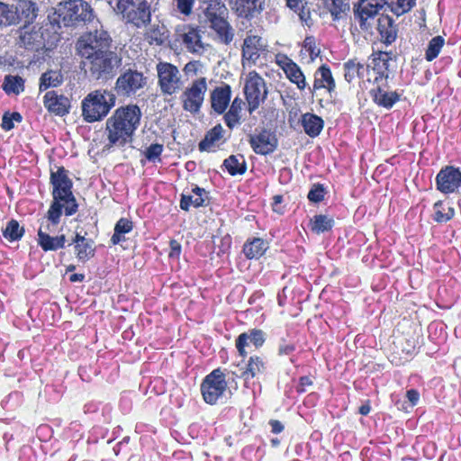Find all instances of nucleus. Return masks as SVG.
Here are the masks:
<instances>
[{"label": "nucleus", "instance_id": "nucleus-1", "mask_svg": "<svg viewBox=\"0 0 461 461\" xmlns=\"http://www.w3.org/2000/svg\"><path fill=\"white\" fill-rule=\"evenodd\" d=\"M141 112L138 105L128 104L117 108L105 124L108 147H122L131 141L140 125Z\"/></svg>", "mask_w": 461, "mask_h": 461}, {"label": "nucleus", "instance_id": "nucleus-2", "mask_svg": "<svg viewBox=\"0 0 461 461\" xmlns=\"http://www.w3.org/2000/svg\"><path fill=\"white\" fill-rule=\"evenodd\" d=\"M86 71L93 80L105 82L112 79L122 66V57L109 50L97 55L82 58Z\"/></svg>", "mask_w": 461, "mask_h": 461}, {"label": "nucleus", "instance_id": "nucleus-3", "mask_svg": "<svg viewBox=\"0 0 461 461\" xmlns=\"http://www.w3.org/2000/svg\"><path fill=\"white\" fill-rule=\"evenodd\" d=\"M116 97L111 91L98 89L90 92L81 103L82 116L86 122L102 121L115 105Z\"/></svg>", "mask_w": 461, "mask_h": 461}, {"label": "nucleus", "instance_id": "nucleus-4", "mask_svg": "<svg viewBox=\"0 0 461 461\" xmlns=\"http://www.w3.org/2000/svg\"><path fill=\"white\" fill-rule=\"evenodd\" d=\"M93 16L91 6L83 0H69L59 3L52 14L48 15L50 24L59 27L72 26L78 22L90 21Z\"/></svg>", "mask_w": 461, "mask_h": 461}, {"label": "nucleus", "instance_id": "nucleus-5", "mask_svg": "<svg viewBox=\"0 0 461 461\" xmlns=\"http://www.w3.org/2000/svg\"><path fill=\"white\" fill-rule=\"evenodd\" d=\"M210 27L215 31L220 40L230 43L234 36L233 30L227 22L228 9L221 0H211L204 11Z\"/></svg>", "mask_w": 461, "mask_h": 461}, {"label": "nucleus", "instance_id": "nucleus-6", "mask_svg": "<svg viewBox=\"0 0 461 461\" xmlns=\"http://www.w3.org/2000/svg\"><path fill=\"white\" fill-rule=\"evenodd\" d=\"M112 39L102 27L83 34L77 42V50L81 58L95 56L111 50Z\"/></svg>", "mask_w": 461, "mask_h": 461}, {"label": "nucleus", "instance_id": "nucleus-7", "mask_svg": "<svg viewBox=\"0 0 461 461\" xmlns=\"http://www.w3.org/2000/svg\"><path fill=\"white\" fill-rule=\"evenodd\" d=\"M50 183L53 186L52 195L54 200H62L66 205V214L70 216L77 211V203L72 194V181L69 179L67 170L59 167L56 172L50 174Z\"/></svg>", "mask_w": 461, "mask_h": 461}, {"label": "nucleus", "instance_id": "nucleus-8", "mask_svg": "<svg viewBox=\"0 0 461 461\" xmlns=\"http://www.w3.org/2000/svg\"><path fill=\"white\" fill-rule=\"evenodd\" d=\"M115 2L114 10L128 23L141 27L150 21L149 5L146 0H115Z\"/></svg>", "mask_w": 461, "mask_h": 461}, {"label": "nucleus", "instance_id": "nucleus-9", "mask_svg": "<svg viewBox=\"0 0 461 461\" xmlns=\"http://www.w3.org/2000/svg\"><path fill=\"white\" fill-rule=\"evenodd\" d=\"M156 69L158 86L163 95H172L182 89V75L176 66L168 62H159Z\"/></svg>", "mask_w": 461, "mask_h": 461}, {"label": "nucleus", "instance_id": "nucleus-10", "mask_svg": "<svg viewBox=\"0 0 461 461\" xmlns=\"http://www.w3.org/2000/svg\"><path fill=\"white\" fill-rule=\"evenodd\" d=\"M206 91L207 82L205 77H200L193 81L179 96L183 109L193 114L198 113L204 101Z\"/></svg>", "mask_w": 461, "mask_h": 461}, {"label": "nucleus", "instance_id": "nucleus-11", "mask_svg": "<svg viewBox=\"0 0 461 461\" xmlns=\"http://www.w3.org/2000/svg\"><path fill=\"white\" fill-rule=\"evenodd\" d=\"M244 93L249 105V113H252L259 107L260 103L267 99L268 92L265 80L257 72L252 71L247 76Z\"/></svg>", "mask_w": 461, "mask_h": 461}, {"label": "nucleus", "instance_id": "nucleus-12", "mask_svg": "<svg viewBox=\"0 0 461 461\" xmlns=\"http://www.w3.org/2000/svg\"><path fill=\"white\" fill-rule=\"evenodd\" d=\"M227 389L224 374L217 368L205 376L201 384V393L205 402L215 404Z\"/></svg>", "mask_w": 461, "mask_h": 461}, {"label": "nucleus", "instance_id": "nucleus-13", "mask_svg": "<svg viewBox=\"0 0 461 461\" xmlns=\"http://www.w3.org/2000/svg\"><path fill=\"white\" fill-rule=\"evenodd\" d=\"M147 84V77L142 72L129 68L119 76L115 82V90L122 96L134 95Z\"/></svg>", "mask_w": 461, "mask_h": 461}, {"label": "nucleus", "instance_id": "nucleus-14", "mask_svg": "<svg viewBox=\"0 0 461 461\" xmlns=\"http://www.w3.org/2000/svg\"><path fill=\"white\" fill-rule=\"evenodd\" d=\"M436 186L443 194L455 193L461 186V171L453 166L441 168L436 176Z\"/></svg>", "mask_w": 461, "mask_h": 461}, {"label": "nucleus", "instance_id": "nucleus-15", "mask_svg": "<svg viewBox=\"0 0 461 461\" xmlns=\"http://www.w3.org/2000/svg\"><path fill=\"white\" fill-rule=\"evenodd\" d=\"M249 142L255 153L268 155L277 148V139L274 132L262 129L258 133L249 136Z\"/></svg>", "mask_w": 461, "mask_h": 461}, {"label": "nucleus", "instance_id": "nucleus-16", "mask_svg": "<svg viewBox=\"0 0 461 461\" xmlns=\"http://www.w3.org/2000/svg\"><path fill=\"white\" fill-rule=\"evenodd\" d=\"M19 45L30 50H42L45 47V35L42 27L24 26L20 32Z\"/></svg>", "mask_w": 461, "mask_h": 461}, {"label": "nucleus", "instance_id": "nucleus-17", "mask_svg": "<svg viewBox=\"0 0 461 461\" xmlns=\"http://www.w3.org/2000/svg\"><path fill=\"white\" fill-rule=\"evenodd\" d=\"M276 61L292 83L295 84L300 90L305 89L307 86L305 77L295 62L285 54L276 55Z\"/></svg>", "mask_w": 461, "mask_h": 461}, {"label": "nucleus", "instance_id": "nucleus-18", "mask_svg": "<svg viewBox=\"0 0 461 461\" xmlns=\"http://www.w3.org/2000/svg\"><path fill=\"white\" fill-rule=\"evenodd\" d=\"M267 50V44L257 35H249L244 39L242 46V63L255 64L260 54Z\"/></svg>", "mask_w": 461, "mask_h": 461}, {"label": "nucleus", "instance_id": "nucleus-19", "mask_svg": "<svg viewBox=\"0 0 461 461\" xmlns=\"http://www.w3.org/2000/svg\"><path fill=\"white\" fill-rule=\"evenodd\" d=\"M383 7L380 0H359L357 5H354L355 16L358 18L361 29L367 30L371 25L369 18H373Z\"/></svg>", "mask_w": 461, "mask_h": 461}, {"label": "nucleus", "instance_id": "nucleus-20", "mask_svg": "<svg viewBox=\"0 0 461 461\" xmlns=\"http://www.w3.org/2000/svg\"><path fill=\"white\" fill-rule=\"evenodd\" d=\"M266 340V334L261 330L253 329L241 333L236 339V348L240 356L247 355L246 347L253 345L256 348L261 347Z\"/></svg>", "mask_w": 461, "mask_h": 461}, {"label": "nucleus", "instance_id": "nucleus-21", "mask_svg": "<svg viewBox=\"0 0 461 461\" xmlns=\"http://www.w3.org/2000/svg\"><path fill=\"white\" fill-rule=\"evenodd\" d=\"M44 105L56 115L63 116L68 113L70 102L68 97L57 95L54 91H49L44 95Z\"/></svg>", "mask_w": 461, "mask_h": 461}, {"label": "nucleus", "instance_id": "nucleus-22", "mask_svg": "<svg viewBox=\"0 0 461 461\" xmlns=\"http://www.w3.org/2000/svg\"><path fill=\"white\" fill-rule=\"evenodd\" d=\"M13 7L16 23L23 21L24 23H31L37 17V5L31 0H19Z\"/></svg>", "mask_w": 461, "mask_h": 461}, {"label": "nucleus", "instance_id": "nucleus-23", "mask_svg": "<svg viewBox=\"0 0 461 461\" xmlns=\"http://www.w3.org/2000/svg\"><path fill=\"white\" fill-rule=\"evenodd\" d=\"M43 228V224H41L38 230V244L44 251H56L65 247V235L52 237Z\"/></svg>", "mask_w": 461, "mask_h": 461}, {"label": "nucleus", "instance_id": "nucleus-24", "mask_svg": "<svg viewBox=\"0 0 461 461\" xmlns=\"http://www.w3.org/2000/svg\"><path fill=\"white\" fill-rule=\"evenodd\" d=\"M230 100V87L228 85L224 86L216 87L211 93V104L212 108L217 113H223L226 110Z\"/></svg>", "mask_w": 461, "mask_h": 461}, {"label": "nucleus", "instance_id": "nucleus-25", "mask_svg": "<svg viewBox=\"0 0 461 461\" xmlns=\"http://www.w3.org/2000/svg\"><path fill=\"white\" fill-rule=\"evenodd\" d=\"M335 81L332 77L330 68L326 65L321 66L314 75V82L311 92L316 91L321 88H327L331 93L335 89Z\"/></svg>", "mask_w": 461, "mask_h": 461}, {"label": "nucleus", "instance_id": "nucleus-26", "mask_svg": "<svg viewBox=\"0 0 461 461\" xmlns=\"http://www.w3.org/2000/svg\"><path fill=\"white\" fill-rule=\"evenodd\" d=\"M265 0H230L231 9L241 17H248L255 11L262 10Z\"/></svg>", "mask_w": 461, "mask_h": 461}, {"label": "nucleus", "instance_id": "nucleus-27", "mask_svg": "<svg viewBox=\"0 0 461 461\" xmlns=\"http://www.w3.org/2000/svg\"><path fill=\"white\" fill-rule=\"evenodd\" d=\"M183 43L185 49L192 53L202 54L205 50V46L202 42L201 34L197 29L188 28L182 34Z\"/></svg>", "mask_w": 461, "mask_h": 461}, {"label": "nucleus", "instance_id": "nucleus-28", "mask_svg": "<svg viewBox=\"0 0 461 461\" xmlns=\"http://www.w3.org/2000/svg\"><path fill=\"white\" fill-rule=\"evenodd\" d=\"M267 369L266 362L258 356L250 357L246 365L245 370L241 376L248 385L249 381L265 373Z\"/></svg>", "mask_w": 461, "mask_h": 461}, {"label": "nucleus", "instance_id": "nucleus-29", "mask_svg": "<svg viewBox=\"0 0 461 461\" xmlns=\"http://www.w3.org/2000/svg\"><path fill=\"white\" fill-rule=\"evenodd\" d=\"M224 130L221 124H217L206 134L204 139L199 143L201 151H211L219 146L220 140L223 138Z\"/></svg>", "mask_w": 461, "mask_h": 461}, {"label": "nucleus", "instance_id": "nucleus-30", "mask_svg": "<svg viewBox=\"0 0 461 461\" xmlns=\"http://www.w3.org/2000/svg\"><path fill=\"white\" fill-rule=\"evenodd\" d=\"M244 106L242 99L236 97L224 115V122L230 129L235 128L240 123L241 113Z\"/></svg>", "mask_w": 461, "mask_h": 461}, {"label": "nucleus", "instance_id": "nucleus-31", "mask_svg": "<svg viewBox=\"0 0 461 461\" xmlns=\"http://www.w3.org/2000/svg\"><path fill=\"white\" fill-rule=\"evenodd\" d=\"M301 122L306 134L312 138L318 136L323 129L322 119L312 113L303 114Z\"/></svg>", "mask_w": 461, "mask_h": 461}, {"label": "nucleus", "instance_id": "nucleus-32", "mask_svg": "<svg viewBox=\"0 0 461 461\" xmlns=\"http://www.w3.org/2000/svg\"><path fill=\"white\" fill-rule=\"evenodd\" d=\"M374 102L384 108L390 109L399 100V95L396 92H387L380 86L371 91Z\"/></svg>", "mask_w": 461, "mask_h": 461}, {"label": "nucleus", "instance_id": "nucleus-33", "mask_svg": "<svg viewBox=\"0 0 461 461\" xmlns=\"http://www.w3.org/2000/svg\"><path fill=\"white\" fill-rule=\"evenodd\" d=\"M267 248V242L260 238H255L251 241L245 243L243 253L249 259L258 258L266 252Z\"/></svg>", "mask_w": 461, "mask_h": 461}, {"label": "nucleus", "instance_id": "nucleus-34", "mask_svg": "<svg viewBox=\"0 0 461 461\" xmlns=\"http://www.w3.org/2000/svg\"><path fill=\"white\" fill-rule=\"evenodd\" d=\"M223 166L231 176L243 175L247 170L246 160L240 154L230 155L223 161Z\"/></svg>", "mask_w": 461, "mask_h": 461}, {"label": "nucleus", "instance_id": "nucleus-35", "mask_svg": "<svg viewBox=\"0 0 461 461\" xmlns=\"http://www.w3.org/2000/svg\"><path fill=\"white\" fill-rule=\"evenodd\" d=\"M345 69V79L348 82H351L356 77L363 78L365 77V73L367 71V67L356 59H350L344 64Z\"/></svg>", "mask_w": 461, "mask_h": 461}, {"label": "nucleus", "instance_id": "nucleus-36", "mask_svg": "<svg viewBox=\"0 0 461 461\" xmlns=\"http://www.w3.org/2000/svg\"><path fill=\"white\" fill-rule=\"evenodd\" d=\"M379 32L382 40L386 44H391L396 40L397 28L389 17H385L379 22Z\"/></svg>", "mask_w": 461, "mask_h": 461}, {"label": "nucleus", "instance_id": "nucleus-37", "mask_svg": "<svg viewBox=\"0 0 461 461\" xmlns=\"http://www.w3.org/2000/svg\"><path fill=\"white\" fill-rule=\"evenodd\" d=\"M132 227L133 225L131 221L126 218H121L114 226V232L111 238L112 243L116 245L125 241L124 234L131 231Z\"/></svg>", "mask_w": 461, "mask_h": 461}, {"label": "nucleus", "instance_id": "nucleus-38", "mask_svg": "<svg viewBox=\"0 0 461 461\" xmlns=\"http://www.w3.org/2000/svg\"><path fill=\"white\" fill-rule=\"evenodd\" d=\"M334 221L327 215L319 214L315 215L310 221V228L312 231L320 234L331 230Z\"/></svg>", "mask_w": 461, "mask_h": 461}, {"label": "nucleus", "instance_id": "nucleus-39", "mask_svg": "<svg viewBox=\"0 0 461 461\" xmlns=\"http://www.w3.org/2000/svg\"><path fill=\"white\" fill-rule=\"evenodd\" d=\"M3 89L7 95H18L24 89V80L19 76H5Z\"/></svg>", "mask_w": 461, "mask_h": 461}, {"label": "nucleus", "instance_id": "nucleus-40", "mask_svg": "<svg viewBox=\"0 0 461 461\" xmlns=\"http://www.w3.org/2000/svg\"><path fill=\"white\" fill-rule=\"evenodd\" d=\"M62 82L60 73L57 71H47L41 77L40 90L44 91L49 87L58 86Z\"/></svg>", "mask_w": 461, "mask_h": 461}, {"label": "nucleus", "instance_id": "nucleus-41", "mask_svg": "<svg viewBox=\"0 0 461 461\" xmlns=\"http://www.w3.org/2000/svg\"><path fill=\"white\" fill-rule=\"evenodd\" d=\"M330 12L335 20L341 19L349 11V0H330L328 5Z\"/></svg>", "mask_w": 461, "mask_h": 461}, {"label": "nucleus", "instance_id": "nucleus-42", "mask_svg": "<svg viewBox=\"0 0 461 461\" xmlns=\"http://www.w3.org/2000/svg\"><path fill=\"white\" fill-rule=\"evenodd\" d=\"M454 216V209L450 206L446 207L442 202L438 201L434 204V221L442 223L447 222Z\"/></svg>", "mask_w": 461, "mask_h": 461}, {"label": "nucleus", "instance_id": "nucleus-43", "mask_svg": "<svg viewBox=\"0 0 461 461\" xmlns=\"http://www.w3.org/2000/svg\"><path fill=\"white\" fill-rule=\"evenodd\" d=\"M445 40L442 36L433 37L428 45L425 52V58L428 61H432L438 57L442 47L444 46Z\"/></svg>", "mask_w": 461, "mask_h": 461}, {"label": "nucleus", "instance_id": "nucleus-44", "mask_svg": "<svg viewBox=\"0 0 461 461\" xmlns=\"http://www.w3.org/2000/svg\"><path fill=\"white\" fill-rule=\"evenodd\" d=\"M24 233L23 227H20L19 222L15 220H11L3 231V235L10 241L20 240Z\"/></svg>", "mask_w": 461, "mask_h": 461}, {"label": "nucleus", "instance_id": "nucleus-45", "mask_svg": "<svg viewBox=\"0 0 461 461\" xmlns=\"http://www.w3.org/2000/svg\"><path fill=\"white\" fill-rule=\"evenodd\" d=\"M94 241L89 240L85 243L75 245L77 258L80 261H86L95 256Z\"/></svg>", "mask_w": 461, "mask_h": 461}, {"label": "nucleus", "instance_id": "nucleus-46", "mask_svg": "<svg viewBox=\"0 0 461 461\" xmlns=\"http://www.w3.org/2000/svg\"><path fill=\"white\" fill-rule=\"evenodd\" d=\"M63 207L66 209L65 203H63L62 200L53 199L47 215L48 221H50L53 226H56L59 222Z\"/></svg>", "mask_w": 461, "mask_h": 461}, {"label": "nucleus", "instance_id": "nucleus-47", "mask_svg": "<svg viewBox=\"0 0 461 461\" xmlns=\"http://www.w3.org/2000/svg\"><path fill=\"white\" fill-rule=\"evenodd\" d=\"M14 23H16V21L13 5L0 2V26H7Z\"/></svg>", "mask_w": 461, "mask_h": 461}, {"label": "nucleus", "instance_id": "nucleus-48", "mask_svg": "<svg viewBox=\"0 0 461 461\" xmlns=\"http://www.w3.org/2000/svg\"><path fill=\"white\" fill-rule=\"evenodd\" d=\"M203 203L204 198L195 197L194 194H182L180 208L184 211H188L191 205L200 207L203 206Z\"/></svg>", "mask_w": 461, "mask_h": 461}, {"label": "nucleus", "instance_id": "nucleus-49", "mask_svg": "<svg viewBox=\"0 0 461 461\" xmlns=\"http://www.w3.org/2000/svg\"><path fill=\"white\" fill-rule=\"evenodd\" d=\"M164 149L162 144L154 143L146 149L144 151L145 157L149 161L156 162L160 160V155Z\"/></svg>", "mask_w": 461, "mask_h": 461}, {"label": "nucleus", "instance_id": "nucleus-50", "mask_svg": "<svg viewBox=\"0 0 461 461\" xmlns=\"http://www.w3.org/2000/svg\"><path fill=\"white\" fill-rule=\"evenodd\" d=\"M303 48L309 52L312 60L320 55V50L316 47L315 39L312 36L305 38L303 41Z\"/></svg>", "mask_w": 461, "mask_h": 461}, {"label": "nucleus", "instance_id": "nucleus-51", "mask_svg": "<svg viewBox=\"0 0 461 461\" xmlns=\"http://www.w3.org/2000/svg\"><path fill=\"white\" fill-rule=\"evenodd\" d=\"M413 6L414 5L409 0H397L393 12L399 16L409 12Z\"/></svg>", "mask_w": 461, "mask_h": 461}, {"label": "nucleus", "instance_id": "nucleus-52", "mask_svg": "<svg viewBox=\"0 0 461 461\" xmlns=\"http://www.w3.org/2000/svg\"><path fill=\"white\" fill-rule=\"evenodd\" d=\"M298 13V15L300 17V20L302 21V23L310 27L312 25V17H311V12H310V8L307 7V3L304 1L302 3V6H300V8H298V11L296 12Z\"/></svg>", "mask_w": 461, "mask_h": 461}, {"label": "nucleus", "instance_id": "nucleus-53", "mask_svg": "<svg viewBox=\"0 0 461 461\" xmlns=\"http://www.w3.org/2000/svg\"><path fill=\"white\" fill-rule=\"evenodd\" d=\"M295 350V344L292 341H288L282 339L278 344V355L279 356H290Z\"/></svg>", "mask_w": 461, "mask_h": 461}, {"label": "nucleus", "instance_id": "nucleus-54", "mask_svg": "<svg viewBox=\"0 0 461 461\" xmlns=\"http://www.w3.org/2000/svg\"><path fill=\"white\" fill-rule=\"evenodd\" d=\"M173 3L181 14L188 15L192 12L194 0H173Z\"/></svg>", "mask_w": 461, "mask_h": 461}, {"label": "nucleus", "instance_id": "nucleus-55", "mask_svg": "<svg viewBox=\"0 0 461 461\" xmlns=\"http://www.w3.org/2000/svg\"><path fill=\"white\" fill-rule=\"evenodd\" d=\"M324 197V188L321 185H315L310 190L308 194V198L310 201L314 203H319L323 200Z\"/></svg>", "mask_w": 461, "mask_h": 461}, {"label": "nucleus", "instance_id": "nucleus-56", "mask_svg": "<svg viewBox=\"0 0 461 461\" xmlns=\"http://www.w3.org/2000/svg\"><path fill=\"white\" fill-rule=\"evenodd\" d=\"M202 68V64L199 61H190L185 64L184 72L186 76H195L198 74Z\"/></svg>", "mask_w": 461, "mask_h": 461}, {"label": "nucleus", "instance_id": "nucleus-57", "mask_svg": "<svg viewBox=\"0 0 461 461\" xmlns=\"http://www.w3.org/2000/svg\"><path fill=\"white\" fill-rule=\"evenodd\" d=\"M169 246H170L169 257L170 258H178L181 253L180 243L175 240H172L169 243Z\"/></svg>", "mask_w": 461, "mask_h": 461}, {"label": "nucleus", "instance_id": "nucleus-58", "mask_svg": "<svg viewBox=\"0 0 461 461\" xmlns=\"http://www.w3.org/2000/svg\"><path fill=\"white\" fill-rule=\"evenodd\" d=\"M14 121L9 113H5L2 119V128L5 131H11L14 128Z\"/></svg>", "mask_w": 461, "mask_h": 461}, {"label": "nucleus", "instance_id": "nucleus-59", "mask_svg": "<svg viewBox=\"0 0 461 461\" xmlns=\"http://www.w3.org/2000/svg\"><path fill=\"white\" fill-rule=\"evenodd\" d=\"M406 396L412 406L416 405L420 399V393L415 389L408 390L406 393Z\"/></svg>", "mask_w": 461, "mask_h": 461}, {"label": "nucleus", "instance_id": "nucleus-60", "mask_svg": "<svg viewBox=\"0 0 461 461\" xmlns=\"http://www.w3.org/2000/svg\"><path fill=\"white\" fill-rule=\"evenodd\" d=\"M269 425L271 427V431L273 433H280L284 430V425L279 421V420H271L269 421Z\"/></svg>", "mask_w": 461, "mask_h": 461}, {"label": "nucleus", "instance_id": "nucleus-61", "mask_svg": "<svg viewBox=\"0 0 461 461\" xmlns=\"http://www.w3.org/2000/svg\"><path fill=\"white\" fill-rule=\"evenodd\" d=\"M286 1V5L294 10V12H297L298 11V8H300V6H302V3L304 2V0H285Z\"/></svg>", "mask_w": 461, "mask_h": 461}, {"label": "nucleus", "instance_id": "nucleus-62", "mask_svg": "<svg viewBox=\"0 0 461 461\" xmlns=\"http://www.w3.org/2000/svg\"><path fill=\"white\" fill-rule=\"evenodd\" d=\"M312 384V382L310 377L303 376V377L300 378V384H299L300 388H299V390L301 392H303V391H305V387L306 386H310Z\"/></svg>", "mask_w": 461, "mask_h": 461}, {"label": "nucleus", "instance_id": "nucleus-63", "mask_svg": "<svg viewBox=\"0 0 461 461\" xmlns=\"http://www.w3.org/2000/svg\"><path fill=\"white\" fill-rule=\"evenodd\" d=\"M192 192H193L194 195H195V197L204 198L206 196L205 190L203 188H200L198 186H194L192 189Z\"/></svg>", "mask_w": 461, "mask_h": 461}, {"label": "nucleus", "instance_id": "nucleus-64", "mask_svg": "<svg viewBox=\"0 0 461 461\" xmlns=\"http://www.w3.org/2000/svg\"><path fill=\"white\" fill-rule=\"evenodd\" d=\"M90 239H86L85 236L81 235L80 233H76L75 238L73 239L72 242L75 245H79L82 243H85L86 241L89 240Z\"/></svg>", "mask_w": 461, "mask_h": 461}]
</instances>
